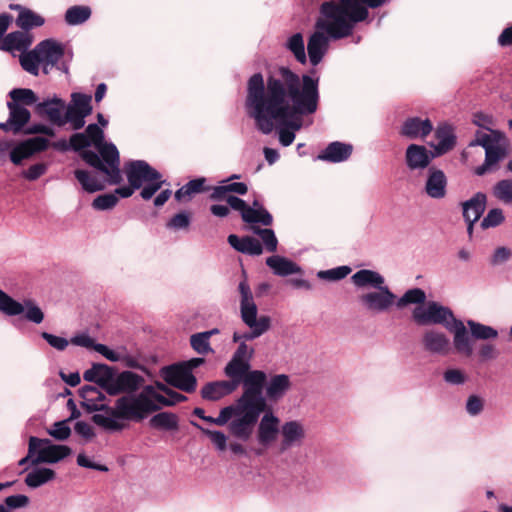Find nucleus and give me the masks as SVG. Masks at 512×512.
I'll return each mask as SVG.
<instances>
[{"label": "nucleus", "instance_id": "ddd939ff", "mask_svg": "<svg viewBox=\"0 0 512 512\" xmlns=\"http://www.w3.org/2000/svg\"><path fill=\"white\" fill-rule=\"evenodd\" d=\"M423 349L430 353L446 356L451 351V342L448 336L437 329H427L421 338Z\"/></svg>", "mask_w": 512, "mask_h": 512}, {"label": "nucleus", "instance_id": "dca6fc26", "mask_svg": "<svg viewBox=\"0 0 512 512\" xmlns=\"http://www.w3.org/2000/svg\"><path fill=\"white\" fill-rule=\"evenodd\" d=\"M116 369L106 364H93L92 367L83 373V379L87 382L96 383L108 394L113 385Z\"/></svg>", "mask_w": 512, "mask_h": 512}, {"label": "nucleus", "instance_id": "4468645a", "mask_svg": "<svg viewBox=\"0 0 512 512\" xmlns=\"http://www.w3.org/2000/svg\"><path fill=\"white\" fill-rule=\"evenodd\" d=\"M144 382L145 379L141 375L128 370L122 371L115 375L109 395L132 394L136 392Z\"/></svg>", "mask_w": 512, "mask_h": 512}, {"label": "nucleus", "instance_id": "e2e57ef3", "mask_svg": "<svg viewBox=\"0 0 512 512\" xmlns=\"http://www.w3.org/2000/svg\"><path fill=\"white\" fill-rule=\"evenodd\" d=\"M48 443H49V439H40L35 436H31L29 438L28 454L18 462L19 466H24L28 463L32 464V459L35 458V454H37V449L42 444H48Z\"/></svg>", "mask_w": 512, "mask_h": 512}, {"label": "nucleus", "instance_id": "de8ad7c7", "mask_svg": "<svg viewBox=\"0 0 512 512\" xmlns=\"http://www.w3.org/2000/svg\"><path fill=\"white\" fill-rule=\"evenodd\" d=\"M467 325L470 328L472 337L475 339L488 340L498 337V331L491 326L484 325L474 320H468Z\"/></svg>", "mask_w": 512, "mask_h": 512}, {"label": "nucleus", "instance_id": "4d7b16f0", "mask_svg": "<svg viewBox=\"0 0 512 512\" xmlns=\"http://www.w3.org/2000/svg\"><path fill=\"white\" fill-rule=\"evenodd\" d=\"M494 195L505 204H512V180H501L494 187Z\"/></svg>", "mask_w": 512, "mask_h": 512}, {"label": "nucleus", "instance_id": "f704fd0d", "mask_svg": "<svg viewBox=\"0 0 512 512\" xmlns=\"http://www.w3.org/2000/svg\"><path fill=\"white\" fill-rule=\"evenodd\" d=\"M486 206V195L478 192L471 199L462 203L465 220L478 221Z\"/></svg>", "mask_w": 512, "mask_h": 512}, {"label": "nucleus", "instance_id": "774afa93", "mask_svg": "<svg viewBox=\"0 0 512 512\" xmlns=\"http://www.w3.org/2000/svg\"><path fill=\"white\" fill-rule=\"evenodd\" d=\"M92 421L96 425H99V426H101V427H103L105 429H108V430L118 431V430H121L123 428V425L121 423H119L118 421H116L112 417H107V416H104L102 414H94L92 416Z\"/></svg>", "mask_w": 512, "mask_h": 512}, {"label": "nucleus", "instance_id": "bb28decb", "mask_svg": "<svg viewBox=\"0 0 512 512\" xmlns=\"http://www.w3.org/2000/svg\"><path fill=\"white\" fill-rule=\"evenodd\" d=\"M206 182L207 179L205 177L190 180L175 192V200L180 203H186L191 201L197 194L211 191L212 186H207Z\"/></svg>", "mask_w": 512, "mask_h": 512}, {"label": "nucleus", "instance_id": "1a4fd4ad", "mask_svg": "<svg viewBox=\"0 0 512 512\" xmlns=\"http://www.w3.org/2000/svg\"><path fill=\"white\" fill-rule=\"evenodd\" d=\"M238 290L241 296L240 314L243 323L247 325L249 328H259V323H261V321L264 320V323L267 326V330H269L271 327V319L269 316L265 315L257 318L258 309L254 302L253 294L246 279L242 280L239 283Z\"/></svg>", "mask_w": 512, "mask_h": 512}, {"label": "nucleus", "instance_id": "473e14b6", "mask_svg": "<svg viewBox=\"0 0 512 512\" xmlns=\"http://www.w3.org/2000/svg\"><path fill=\"white\" fill-rule=\"evenodd\" d=\"M282 442L281 451H285L295 442H300L305 437V430L298 421H288L281 427Z\"/></svg>", "mask_w": 512, "mask_h": 512}, {"label": "nucleus", "instance_id": "9b49d317", "mask_svg": "<svg viewBox=\"0 0 512 512\" xmlns=\"http://www.w3.org/2000/svg\"><path fill=\"white\" fill-rule=\"evenodd\" d=\"M128 183L135 188H141L143 183L159 180L161 174L144 160H132L125 164Z\"/></svg>", "mask_w": 512, "mask_h": 512}, {"label": "nucleus", "instance_id": "6ab92c4d", "mask_svg": "<svg viewBox=\"0 0 512 512\" xmlns=\"http://www.w3.org/2000/svg\"><path fill=\"white\" fill-rule=\"evenodd\" d=\"M257 422L252 415L242 412L229 422L228 430L233 437L242 441H248L254 432Z\"/></svg>", "mask_w": 512, "mask_h": 512}, {"label": "nucleus", "instance_id": "338daca9", "mask_svg": "<svg viewBox=\"0 0 512 512\" xmlns=\"http://www.w3.org/2000/svg\"><path fill=\"white\" fill-rule=\"evenodd\" d=\"M87 116L79 111L67 108L63 120H65V124L69 122L74 130H80L84 127Z\"/></svg>", "mask_w": 512, "mask_h": 512}, {"label": "nucleus", "instance_id": "423d86ee", "mask_svg": "<svg viewBox=\"0 0 512 512\" xmlns=\"http://www.w3.org/2000/svg\"><path fill=\"white\" fill-rule=\"evenodd\" d=\"M153 400L161 404L164 396L153 386L147 385L137 396L126 395L118 398L115 410H111V416L117 419L141 421L147 414L160 409Z\"/></svg>", "mask_w": 512, "mask_h": 512}, {"label": "nucleus", "instance_id": "09e8293b", "mask_svg": "<svg viewBox=\"0 0 512 512\" xmlns=\"http://www.w3.org/2000/svg\"><path fill=\"white\" fill-rule=\"evenodd\" d=\"M286 47L289 51H291L296 58V60L301 63L305 64L307 61L306 53H305V46H304V40L301 33H295L293 34L287 41Z\"/></svg>", "mask_w": 512, "mask_h": 512}, {"label": "nucleus", "instance_id": "e433bc0d", "mask_svg": "<svg viewBox=\"0 0 512 512\" xmlns=\"http://www.w3.org/2000/svg\"><path fill=\"white\" fill-rule=\"evenodd\" d=\"M438 144L435 147L437 154L442 155L452 150L456 144V137L449 125H440L435 131Z\"/></svg>", "mask_w": 512, "mask_h": 512}, {"label": "nucleus", "instance_id": "69168bd1", "mask_svg": "<svg viewBox=\"0 0 512 512\" xmlns=\"http://www.w3.org/2000/svg\"><path fill=\"white\" fill-rule=\"evenodd\" d=\"M70 420L55 422L53 428L48 431L49 435L59 441H64L71 435V429L68 426Z\"/></svg>", "mask_w": 512, "mask_h": 512}, {"label": "nucleus", "instance_id": "8fccbe9b", "mask_svg": "<svg viewBox=\"0 0 512 512\" xmlns=\"http://www.w3.org/2000/svg\"><path fill=\"white\" fill-rule=\"evenodd\" d=\"M192 212L189 210H181L174 214L166 223V228L177 230H188L192 222Z\"/></svg>", "mask_w": 512, "mask_h": 512}, {"label": "nucleus", "instance_id": "6e6d98bb", "mask_svg": "<svg viewBox=\"0 0 512 512\" xmlns=\"http://www.w3.org/2000/svg\"><path fill=\"white\" fill-rule=\"evenodd\" d=\"M351 271L349 266H339L329 270H321L317 273V276L322 280L338 281L344 279Z\"/></svg>", "mask_w": 512, "mask_h": 512}, {"label": "nucleus", "instance_id": "79ce46f5", "mask_svg": "<svg viewBox=\"0 0 512 512\" xmlns=\"http://www.w3.org/2000/svg\"><path fill=\"white\" fill-rule=\"evenodd\" d=\"M55 477L56 473L54 470L50 468H39L27 474L25 483L31 488H37L53 480Z\"/></svg>", "mask_w": 512, "mask_h": 512}, {"label": "nucleus", "instance_id": "a211bd4d", "mask_svg": "<svg viewBox=\"0 0 512 512\" xmlns=\"http://www.w3.org/2000/svg\"><path fill=\"white\" fill-rule=\"evenodd\" d=\"M72 453L70 447L66 445L42 444L37 449V456L32 459V465L36 466L40 463H56L66 458Z\"/></svg>", "mask_w": 512, "mask_h": 512}, {"label": "nucleus", "instance_id": "13d9d810", "mask_svg": "<svg viewBox=\"0 0 512 512\" xmlns=\"http://www.w3.org/2000/svg\"><path fill=\"white\" fill-rule=\"evenodd\" d=\"M118 201H119L118 196H116L113 193H106V194L97 196L92 202V207L95 210H100V211L109 210V209H112L113 207H115L116 204L118 203Z\"/></svg>", "mask_w": 512, "mask_h": 512}, {"label": "nucleus", "instance_id": "49530a36", "mask_svg": "<svg viewBox=\"0 0 512 512\" xmlns=\"http://www.w3.org/2000/svg\"><path fill=\"white\" fill-rule=\"evenodd\" d=\"M0 311L8 316H17L24 312V305L0 289Z\"/></svg>", "mask_w": 512, "mask_h": 512}, {"label": "nucleus", "instance_id": "4c0bfd02", "mask_svg": "<svg viewBox=\"0 0 512 512\" xmlns=\"http://www.w3.org/2000/svg\"><path fill=\"white\" fill-rule=\"evenodd\" d=\"M240 406L243 412L249 413L257 421L262 413L265 414L272 411L271 407L267 404L266 398L263 397L262 394L240 401Z\"/></svg>", "mask_w": 512, "mask_h": 512}, {"label": "nucleus", "instance_id": "3c124183", "mask_svg": "<svg viewBox=\"0 0 512 512\" xmlns=\"http://www.w3.org/2000/svg\"><path fill=\"white\" fill-rule=\"evenodd\" d=\"M71 98L73 104L69 105L67 108L79 111L84 115H90L92 113V97L90 95L83 93H73Z\"/></svg>", "mask_w": 512, "mask_h": 512}, {"label": "nucleus", "instance_id": "052dcab7", "mask_svg": "<svg viewBox=\"0 0 512 512\" xmlns=\"http://www.w3.org/2000/svg\"><path fill=\"white\" fill-rule=\"evenodd\" d=\"M24 310L26 309L25 318L35 324H40L44 320V313L39 306H37L33 300H25Z\"/></svg>", "mask_w": 512, "mask_h": 512}, {"label": "nucleus", "instance_id": "7c9ffc66", "mask_svg": "<svg viewBox=\"0 0 512 512\" xmlns=\"http://www.w3.org/2000/svg\"><path fill=\"white\" fill-rule=\"evenodd\" d=\"M291 388V381L286 374H277L270 378L266 386V397L270 401L280 400Z\"/></svg>", "mask_w": 512, "mask_h": 512}, {"label": "nucleus", "instance_id": "f8f14e48", "mask_svg": "<svg viewBox=\"0 0 512 512\" xmlns=\"http://www.w3.org/2000/svg\"><path fill=\"white\" fill-rule=\"evenodd\" d=\"M230 207L241 213V218L245 223H260L264 226H270L273 223V217L263 206L252 208L246 204L243 199H230Z\"/></svg>", "mask_w": 512, "mask_h": 512}, {"label": "nucleus", "instance_id": "a19ab883", "mask_svg": "<svg viewBox=\"0 0 512 512\" xmlns=\"http://www.w3.org/2000/svg\"><path fill=\"white\" fill-rule=\"evenodd\" d=\"M74 175L82 188L88 193H94L105 189V184L100 182L89 171L77 169L75 170Z\"/></svg>", "mask_w": 512, "mask_h": 512}, {"label": "nucleus", "instance_id": "aec40b11", "mask_svg": "<svg viewBox=\"0 0 512 512\" xmlns=\"http://www.w3.org/2000/svg\"><path fill=\"white\" fill-rule=\"evenodd\" d=\"M279 423V418L272 411L262 416L257 429V439L261 445L267 446L276 440L279 433Z\"/></svg>", "mask_w": 512, "mask_h": 512}, {"label": "nucleus", "instance_id": "ea45409f", "mask_svg": "<svg viewBox=\"0 0 512 512\" xmlns=\"http://www.w3.org/2000/svg\"><path fill=\"white\" fill-rule=\"evenodd\" d=\"M149 424L155 429L174 431L178 429V417L171 412H160L150 419Z\"/></svg>", "mask_w": 512, "mask_h": 512}, {"label": "nucleus", "instance_id": "b1692460", "mask_svg": "<svg viewBox=\"0 0 512 512\" xmlns=\"http://www.w3.org/2000/svg\"><path fill=\"white\" fill-rule=\"evenodd\" d=\"M235 382L233 379L208 382L200 391L201 397L208 401H218L236 390Z\"/></svg>", "mask_w": 512, "mask_h": 512}, {"label": "nucleus", "instance_id": "c03bdc74", "mask_svg": "<svg viewBox=\"0 0 512 512\" xmlns=\"http://www.w3.org/2000/svg\"><path fill=\"white\" fill-rule=\"evenodd\" d=\"M91 16V9L88 6L75 5L67 9L65 21L68 25H80L86 22Z\"/></svg>", "mask_w": 512, "mask_h": 512}, {"label": "nucleus", "instance_id": "412c9836", "mask_svg": "<svg viewBox=\"0 0 512 512\" xmlns=\"http://www.w3.org/2000/svg\"><path fill=\"white\" fill-rule=\"evenodd\" d=\"M248 192V186L244 182L224 183L212 186L209 199L212 201H225L230 206V199H240L236 195H245Z\"/></svg>", "mask_w": 512, "mask_h": 512}, {"label": "nucleus", "instance_id": "a878e982", "mask_svg": "<svg viewBox=\"0 0 512 512\" xmlns=\"http://www.w3.org/2000/svg\"><path fill=\"white\" fill-rule=\"evenodd\" d=\"M79 394L84 400L82 402V406L88 412L105 410L111 414V410H115V408H110L105 404H97L98 401H103L105 399V395L95 386L85 385L80 389Z\"/></svg>", "mask_w": 512, "mask_h": 512}, {"label": "nucleus", "instance_id": "c756f323", "mask_svg": "<svg viewBox=\"0 0 512 512\" xmlns=\"http://www.w3.org/2000/svg\"><path fill=\"white\" fill-rule=\"evenodd\" d=\"M328 47V38L324 33L316 31L314 32L309 40L307 45L309 60L313 66L318 65Z\"/></svg>", "mask_w": 512, "mask_h": 512}, {"label": "nucleus", "instance_id": "0e129e2a", "mask_svg": "<svg viewBox=\"0 0 512 512\" xmlns=\"http://www.w3.org/2000/svg\"><path fill=\"white\" fill-rule=\"evenodd\" d=\"M505 220L503 211L500 208L491 209L487 215L483 218L481 222V227L483 229H488L491 227H497L502 224Z\"/></svg>", "mask_w": 512, "mask_h": 512}, {"label": "nucleus", "instance_id": "9d476101", "mask_svg": "<svg viewBox=\"0 0 512 512\" xmlns=\"http://www.w3.org/2000/svg\"><path fill=\"white\" fill-rule=\"evenodd\" d=\"M161 376L166 383L186 393L196 390V377L181 362L163 367Z\"/></svg>", "mask_w": 512, "mask_h": 512}, {"label": "nucleus", "instance_id": "c85d7f7f", "mask_svg": "<svg viewBox=\"0 0 512 512\" xmlns=\"http://www.w3.org/2000/svg\"><path fill=\"white\" fill-rule=\"evenodd\" d=\"M228 243L236 251L248 254V255H261L263 247L260 241L252 236L239 237L235 234H231L227 238Z\"/></svg>", "mask_w": 512, "mask_h": 512}, {"label": "nucleus", "instance_id": "a18cd8bd", "mask_svg": "<svg viewBox=\"0 0 512 512\" xmlns=\"http://www.w3.org/2000/svg\"><path fill=\"white\" fill-rule=\"evenodd\" d=\"M10 103H16L20 106H31L37 104L38 97L35 92L29 88H15L9 92Z\"/></svg>", "mask_w": 512, "mask_h": 512}, {"label": "nucleus", "instance_id": "2eb2a0df", "mask_svg": "<svg viewBox=\"0 0 512 512\" xmlns=\"http://www.w3.org/2000/svg\"><path fill=\"white\" fill-rule=\"evenodd\" d=\"M7 107L9 117L5 123H0V129L15 135L19 134L30 121L31 113L27 108L16 105V103L7 102Z\"/></svg>", "mask_w": 512, "mask_h": 512}, {"label": "nucleus", "instance_id": "f3484780", "mask_svg": "<svg viewBox=\"0 0 512 512\" xmlns=\"http://www.w3.org/2000/svg\"><path fill=\"white\" fill-rule=\"evenodd\" d=\"M65 106L64 100L58 97H53L37 103L35 106V112L41 117H47L52 124L61 127L65 125V120H63V111Z\"/></svg>", "mask_w": 512, "mask_h": 512}, {"label": "nucleus", "instance_id": "bf43d9fd", "mask_svg": "<svg viewBox=\"0 0 512 512\" xmlns=\"http://www.w3.org/2000/svg\"><path fill=\"white\" fill-rule=\"evenodd\" d=\"M192 424L198 429H200L206 436H208L211 442L217 447V449H219L220 451L226 450L227 437L223 432L205 429L194 422H192Z\"/></svg>", "mask_w": 512, "mask_h": 512}, {"label": "nucleus", "instance_id": "2f4dec72", "mask_svg": "<svg viewBox=\"0 0 512 512\" xmlns=\"http://www.w3.org/2000/svg\"><path fill=\"white\" fill-rule=\"evenodd\" d=\"M352 283L358 288H381L385 284L384 277L373 270L361 269L351 277Z\"/></svg>", "mask_w": 512, "mask_h": 512}, {"label": "nucleus", "instance_id": "680f3d73", "mask_svg": "<svg viewBox=\"0 0 512 512\" xmlns=\"http://www.w3.org/2000/svg\"><path fill=\"white\" fill-rule=\"evenodd\" d=\"M10 160L14 165H21L23 160L32 157L30 150L28 149L25 141L20 142L12 148L9 154Z\"/></svg>", "mask_w": 512, "mask_h": 512}, {"label": "nucleus", "instance_id": "0eeeda50", "mask_svg": "<svg viewBox=\"0 0 512 512\" xmlns=\"http://www.w3.org/2000/svg\"><path fill=\"white\" fill-rule=\"evenodd\" d=\"M99 155L92 150H84L80 157L92 168L104 173L111 185H118L123 181L120 171L119 151L113 143H102L96 147Z\"/></svg>", "mask_w": 512, "mask_h": 512}, {"label": "nucleus", "instance_id": "393cba45", "mask_svg": "<svg viewBox=\"0 0 512 512\" xmlns=\"http://www.w3.org/2000/svg\"><path fill=\"white\" fill-rule=\"evenodd\" d=\"M432 158L433 154L425 146L410 144L406 149L405 161L410 170L427 168Z\"/></svg>", "mask_w": 512, "mask_h": 512}, {"label": "nucleus", "instance_id": "f257e3e1", "mask_svg": "<svg viewBox=\"0 0 512 512\" xmlns=\"http://www.w3.org/2000/svg\"><path fill=\"white\" fill-rule=\"evenodd\" d=\"M319 81V77L299 75L286 66L269 73L266 81L261 73H255L247 83V115L263 134H270L275 124L299 130L301 122L296 118L318 109Z\"/></svg>", "mask_w": 512, "mask_h": 512}, {"label": "nucleus", "instance_id": "5701e85b", "mask_svg": "<svg viewBox=\"0 0 512 512\" xmlns=\"http://www.w3.org/2000/svg\"><path fill=\"white\" fill-rule=\"evenodd\" d=\"M433 130V124L429 119H421L419 117L407 118L400 130V134L409 139H424Z\"/></svg>", "mask_w": 512, "mask_h": 512}, {"label": "nucleus", "instance_id": "39448f33", "mask_svg": "<svg viewBox=\"0 0 512 512\" xmlns=\"http://www.w3.org/2000/svg\"><path fill=\"white\" fill-rule=\"evenodd\" d=\"M426 293L421 288L408 289L399 299L389 289L383 285L374 291L362 293L358 296L361 305L371 313H383L388 311L394 304L398 309H403L409 305L425 306Z\"/></svg>", "mask_w": 512, "mask_h": 512}, {"label": "nucleus", "instance_id": "5fc2aeb1", "mask_svg": "<svg viewBox=\"0 0 512 512\" xmlns=\"http://www.w3.org/2000/svg\"><path fill=\"white\" fill-rule=\"evenodd\" d=\"M190 345L194 351L201 355H207L213 352L209 339L206 337V334L202 332L191 335Z\"/></svg>", "mask_w": 512, "mask_h": 512}, {"label": "nucleus", "instance_id": "6e6552de", "mask_svg": "<svg viewBox=\"0 0 512 512\" xmlns=\"http://www.w3.org/2000/svg\"><path fill=\"white\" fill-rule=\"evenodd\" d=\"M64 56V47L54 39H45L39 42L34 49L20 56V64L28 73L37 76L39 65L46 64L53 67Z\"/></svg>", "mask_w": 512, "mask_h": 512}, {"label": "nucleus", "instance_id": "603ef678", "mask_svg": "<svg viewBox=\"0 0 512 512\" xmlns=\"http://www.w3.org/2000/svg\"><path fill=\"white\" fill-rule=\"evenodd\" d=\"M252 231L256 235L260 236L267 251L275 252L277 250L278 240H277L275 233L272 229L260 228L258 226H253Z\"/></svg>", "mask_w": 512, "mask_h": 512}, {"label": "nucleus", "instance_id": "864d4df0", "mask_svg": "<svg viewBox=\"0 0 512 512\" xmlns=\"http://www.w3.org/2000/svg\"><path fill=\"white\" fill-rule=\"evenodd\" d=\"M264 322L265 321L262 320L261 323H259L260 324L259 328L258 327L250 328L251 330L248 332H245V333L234 332L233 333V342L239 343V345L241 343L246 344V341H251V340H254V339L260 337L261 335H263L265 332L268 331L267 326Z\"/></svg>", "mask_w": 512, "mask_h": 512}, {"label": "nucleus", "instance_id": "72a5a7b5", "mask_svg": "<svg viewBox=\"0 0 512 512\" xmlns=\"http://www.w3.org/2000/svg\"><path fill=\"white\" fill-rule=\"evenodd\" d=\"M32 43L31 36L27 31H14L7 34L0 42V49L3 51L22 50Z\"/></svg>", "mask_w": 512, "mask_h": 512}, {"label": "nucleus", "instance_id": "58836bf2", "mask_svg": "<svg viewBox=\"0 0 512 512\" xmlns=\"http://www.w3.org/2000/svg\"><path fill=\"white\" fill-rule=\"evenodd\" d=\"M505 157L506 151L500 145L495 144L491 147H486L485 161L481 166L476 168L475 173L479 176L484 175L489 169Z\"/></svg>", "mask_w": 512, "mask_h": 512}, {"label": "nucleus", "instance_id": "f03ea898", "mask_svg": "<svg viewBox=\"0 0 512 512\" xmlns=\"http://www.w3.org/2000/svg\"><path fill=\"white\" fill-rule=\"evenodd\" d=\"M391 0H338L328 1L321 5V13L330 19V22L318 21L316 27L325 30L332 38L348 37L354 24L368 18V8L377 9Z\"/></svg>", "mask_w": 512, "mask_h": 512}, {"label": "nucleus", "instance_id": "7ed1b4c3", "mask_svg": "<svg viewBox=\"0 0 512 512\" xmlns=\"http://www.w3.org/2000/svg\"><path fill=\"white\" fill-rule=\"evenodd\" d=\"M412 320L419 326L441 325L453 333L455 350L466 357H470L473 348L464 323L457 319L453 311L439 302L429 301L425 306H416L411 314Z\"/></svg>", "mask_w": 512, "mask_h": 512}, {"label": "nucleus", "instance_id": "cd10ccee", "mask_svg": "<svg viewBox=\"0 0 512 512\" xmlns=\"http://www.w3.org/2000/svg\"><path fill=\"white\" fill-rule=\"evenodd\" d=\"M353 146L342 142L330 143L318 156L320 160L339 163L346 161L352 154Z\"/></svg>", "mask_w": 512, "mask_h": 512}, {"label": "nucleus", "instance_id": "37998d69", "mask_svg": "<svg viewBox=\"0 0 512 512\" xmlns=\"http://www.w3.org/2000/svg\"><path fill=\"white\" fill-rule=\"evenodd\" d=\"M44 23L45 19L31 9L24 10L16 18V25L27 32L35 27L42 26Z\"/></svg>", "mask_w": 512, "mask_h": 512}, {"label": "nucleus", "instance_id": "20e7f679", "mask_svg": "<svg viewBox=\"0 0 512 512\" xmlns=\"http://www.w3.org/2000/svg\"><path fill=\"white\" fill-rule=\"evenodd\" d=\"M253 356L254 348L241 343L224 367L225 376L236 381V389L240 384H243L244 389L242 395L238 398L239 401L261 395L266 384V373L251 369L250 362Z\"/></svg>", "mask_w": 512, "mask_h": 512}, {"label": "nucleus", "instance_id": "4be33fe9", "mask_svg": "<svg viewBox=\"0 0 512 512\" xmlns=\"http://www.w3.org/2000/svg\"><path fill=\"white\" fill-rule=\"evenodd\" d=\"M426 194L433 199H442L447 193V177L436 167H430L425 183Z\"/></svg>", "mask_w": 512, "mask_h": 512}, {"label": "nucleus", "instance_id": "c9c22d12", "mask_svg": "<svg viewBox=\"0 0 512 512\" xmlns=\"http://www.w3.org/2000/svg\"><path fill=\"white\" fill-rule=\"evenodd\" d=\"M266 265L278 276H288L301 273V268L293 261L279 255L270 256L266 259Z\"/></svg>", "mask_w": 512, "mask_h": 512}]
</instances>
